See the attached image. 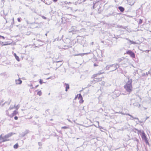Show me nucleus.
Listing matches in <instances>:
<instances>
[{
  "instance_id": "obj_1",
  "label": "nucleus",
  "mask_w": 151,
  "mask_h": 151,
  "mask_svg": "<svg viewBox=\"0 0 151 151\" xmlns=\"http://www.w3.org/2000/svg\"><path fill=\"white\" fill-rule=\"evenodd\" d=\"M132 83L131 80H129L124 86V88L126 91L129 93H131L132 91Z\"/></svg>"
},
{
  "instance_id": "obj_2",
  "label": "nucleus",
  "mask_w": 151,
  "mask_h": 151,
  "mask_svg": "<svg viewBox=\"0 0 151 151\" xmlns=\"http://www.w3.org/2000/svg\"><path fill=\"white\" fill-rule=\"evenodd\" d=\"M12 135V133H9L3 137L2 136V135H1L0 137V140L2 142L7 141L9 140V139H8V138L11 137Z\"/></svg>"
},
{
  "instance_id": "obj_3",
  "label": "nucleus",
  "mask_w": 151,
  "mask_h": 151,
  "mask_svg": "<svg viewBox=\"0 0 151 151\" xmlns=\"http://www.w3.org/2000/svg\"><path fill=\"white\" fill-rule=\"evenodd\" d=\"M78 98V99L79 100V103L80 104L83 103L84 102V100H83V98L81 95L80 94H78L75 98L74 99H76Z\"/></svg>"
},
{
  "instance_id": "obj_4",
  "label": "nucleus",
  "mask_w": 151,
  "mask_h": 151,
  "mask_svg": "<svg viewBox=\"0 0 151 151\" xmlns=\"http://www.w3.org/2000/svg\"><path fill=\"white\" fill-rule=\"evenodd\" d=\"M141 137L142 139H144L145 140L146 144L149 145V143L147 139L146 135L144 131L142 132V135H141Z\"/></svg>"
},
{
  "instance_id": "obj_5",
  "label": "nucleus",
  "mask_w": 151,
  "mask_h": 151,
  "mask_svg": "<svg viewBox=\"0 0 151 151\" xmlns=\"http://www.w3.org/2000/svg\"><path fill=\"white\" fill-rule=\"evenodd\" d=\"M126 53L127 54L129 55L132 58H135L134 53L130 50H129L127 51Z\"/></svg>"
},
{
  "instance_id": "obj_6",
  "label": "nucleus",
  "mask_w": 151,
  "mask_h": 151,
  "mask_svg": "<svg viewBox=\"0 0 151 151\" xmlns=\"http://www.w3.org/2000/svg\"><path fill=\"white\" fill-rule=\"evenodd\" d=\"M19 113L18 111L17 110L14 111L12 113V114L9 116L11 117L12 118L13 116H14L15 115H17Z\"/></svg>"
},
{
  "instance_id": "obj_7",
  "label": "nucleus",
  "mask_w": 151,
  "mask_h": 151,
  "mask_svg": "<svg viewBox=\"0 0 151 151\" xmlns=\"http://www.w3.org/2000/svg\"><path fill=\"white\" fill-rule=\"evenodd\" d=\"M16 83L17 84H21L22 83V81L20 79H18L16 80H15Z\"/></svg>"
},
{
  "instance_id": "obj_8",
  "label": "nucleus",
  "mask_w": 151,
  "mask_h": 151,
  "mask_svg": "<svg viewBox=\"0 0 151 151\" xmlns=\"http://www.w3.org/2000/svg\"><path fill=\"white\" fill-rule=\"evenodd\" d=\"M95 79V80H94V81L97 82H98L101 81L102 80V78H96Z\"/></svg>"
},
{
  "instance_id": "obj_9",
  "label": "nucleus",
  "mask_w": 151,
  "mask_h": 151,
  "mask_svg": "<svg viewBox=\"0 0 151 151\" xmlns=\"http://www.w3.org/2000/svg\"><path fill=\"white\" fill-rule=\"evenodd\" d=\"M119 9L120 10V11L121 12H123L124 10V8L122 6H119L118 7Z\"/></svg>"
},
{
  "instance_id": "obj_10",
  "label": "nucleus",
  "mask_w": 151,
  "mask_h": 151,
  "mask_svg": "<svg viewBox=\"0 0 151 151\" xmlns=\"http://www.w3.org/2000/svg\"><path fill=\"white\" fill-rule=\"evenodd\" d=\"M14 56L16 58V59L18 61H20V59L18 56L16 54V53L14 54Z\"/></svg>"
},
{
  "instance_id": "obj_11",
  "label": "nucleus",
  "mask_w": 151,
  "mask_h": 151,
  "mask_svg": "<svg viewBox=\"0 0 151 151\" xmlns=\"http://www.w3.org/2000/svg\"><path fill=\"white\" fill-rule=\"evenodd\" d=\"M65 85L66 86V89H65V91H68V90L69 89V85L68 84H65Z\"/></svg>"
},
{
  "instance_id": "obj_12",
  "label": "nucleus",
  "mask_w": 151,
  "mask_h": 151,
  "mask_svg": "<svg viewBox=\"0 0 151 151\" xmlns=\"http://www.w3.org/2000/svg\"><path fill=\"white\" fill-rule=\"evenodd\" d=\"M2 46L4 45H10V44L8 43L7 42H5L4 44V42H2Z\"/></svg>"
},
{
  "instance_id": "obj_13",
  "label": "nucleus",
  "mask_w": 151,
  "mask_h": 151,
  "mask_svg": "<svg viewBox=\"0 0 151 151\" xmlns=\"http://www.w3.org/2000/svg\"><path fill=\"white\" fill-rule=\"evenodd\" d=\"M19 147V145L18 143H16L15 145H14V148L15 149H16L18 148Z\"/></svg>"
},
{
  "instance_id": "obj_14",
  "label": "nucleus",
  "mask_w": 151,
  "mask_h": 151,
  "mask_svg": "<svg viewBox=\"0 0 151 151\" xmlns=\"http://www.w3.org/2000/svg\"><path fill=\"white\" fill-rule=\"evenodd\" d=\"M37 94L40 96L42 94V92L41 91H40L38 92L37 93Z\"/></svg>"
},
{
  "instance_id": "obj_15",
  "label": "nucleus",
  "mask_w": 151,
  "mask_h": 151,
  "mask_svg": "<svg viewBox=\"0 0 151 151\" xmlns=\"http://www.w3.org/2000/svg\"><path fill=\"white\" fill-rule=\"evenodd\" d=\"M61 128L62 129H69V127H66V126H64L62 127Z\"/></svg>"
},
{
  "instance_id": "obj_16",
  "label": "nucleus",
  "mask_w": 151,
  "mask_h": 151,
  "mask_svg": "<svg viewBox=\"0 0 151 151\" xmlns=\"http://www.w3.org/2000/svg\"><path fill=\"white\" fill-rule=\"evenodd\" d=\"M130 42H131V44H136V42H134L133 41H130Z\"/></svg>"
},
{
  "instance_id": "obj_17",
  "label": "nucleus",
  "mask_w": 151,
  "mask_h": 151,
  "mask_svg": "<svg viewBox=\"0 0 151 151\" xmlns=\"http://www.w3.org/2000/svg\"><path fill=\"white\" fill-rule=\"evenodd\" d=\"M142 22V20L141 19H139V24H141Z\"/></svg>"
},
{
  "instance_id": "obj_18",
  "label": "nucleus",
  "mask_w": 151,
  "mask_h": 151,
  "mask_svg": "<svg viewBox=\"0 0 151 151\" xmlns=\"http://www.w3.org/2000/svg\"><path fill=\"white\" fill-rule=\"evenodd\" d=\"M39 82L41 84L42 83V79H40L39 81Z\"/></svg>"
},
{
  "instance_id": "obj_19",
  "label": "nucleus",
  "mask_w": 151,
  "mask_h": 151,
  "mask_svg": "<svg viewBox=\"0 0 151 151\" xmlns=\"http://www.w3.org/2000/svg\"><path fill=\"white\" fill-rule=\"evenodd\" d=\"M97 75H98V74H94L93 75V77L94 78V77H96L97 76Z\"/></svg>"
},
{
  "instance_id": "obj_20",
  "label": "nucleus",
  "mask_w": 151,
  "mask_h": 151,
  "mask_svg": "<svg viewBox=\"0 0 151 151\" xmlns=\"http://www.w3.org/2000/svg\"><path fill=\"white\" fill-rule=\"evenodd\" d=\"M14 119H15V120H17V119H18V117H17V116H15V117H14Z\"/></svg>"
},
{
  "instance_id": "obj_21",
  "label": "nucleus",
  "mask_w": 151,
  "mask_h": 151,
  "mask_svg": "<svg viewBox=\"0 0 151 151\" xmlns=\"http://www.w3.org/2000/svg\"><path fill=\"white\" fill-rule=\"evenodd\" d=\"M0 38H2L3 39H5V37H4L3 36H1L0 35Z\"/></svg>"
},
{
  "instance_id": "obj_22",
  "label": "nucleus",
  "mask_w": 151,
  "mask_h": 151,
  "mask_svg": "<svg viewBox=\"0 0 151 151\" xmlns=\"http://www.w3.org/2000/svg\"><path fill=\"white\" fill-rule=\"evenodd\" d=\"M42 17L43 19H47L46 17H45L44 16H42Z\"/></svg>"
},
{
  "instance_id": "obj_23",
  "label": "nucleus",
  "mask_w": 151,
  "mask_h": 151,
  "mask_svg": "<svg viewBox=\"0 0 151 151\" xmlns=\"http://www.w3.org/2000/svg\"><path fill=\"white\" fill-rule=\"evenodd\" d=\"M17 20L19 22H21V20H20V18H18Z\"/></svg>"
},
{
  "instance_id": "obj_24",
  "label": "nucleus",
  "mask_w": 151,
  "mask_h": 151,
  "mask_svg": "<svg viewBox=\"0 0 151 151\" xmlns=\"http://www.w3.org/2000/svg\"><path fill=\"white\" fill-rule=\"evenodd\" d=\"M94 66H98V65H97L96 64V63H94Z\"/></svg>"
},
{
  "instance_id": "obj_25",
  "label": "nucleus",
  "mask_w": 151,
  "mask_h": 151,
  "mask_svg": "<svg viewBox=\"0 0 151 151\" xmlns=\"http://www.w3.org/2000/svg\"><path fill=\"white\" fill-rule=\"evenodd\" d=\"M39 86V85H37L35 86V88H37V87H38Z\"/></svg>"
},
{
  "instance_id": "obj_26",
  "label": "nucleus",
  "mask_w": 151,
  "mask_h": 151,
  "mask_svg": "<svg viewBox=\"0 0 151 151\" xmlns=\"http://www.w3.org/2000/svg\"><path fill=\"white\" fill-rule=\"evenodd\" d=\"M32 86V85H30V86Z\"/></svg>"
},
{
  "instance_id": "obj_27",
  "label": "nucleus",
  "mask_w": 151,
  "mask_h": 151,
  "mask_svg": "<svg viewBox=\"0 0 151 151\" xmlns=\"http://www.w3.org/2000/svg\"><path fill=\"white\" fill-rule=\"evenodd\" d=\"M50 3H49L48 4H50Z\"/></svg>"
}]
</instances>
